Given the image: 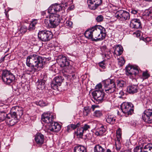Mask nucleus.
Wrapping results in <instances>:
<instances>
[{"mask_svg": "<svg viewBox=\"0 0 152 152\" xmlns=\"http://www.w3.org/2000/svg\"><path fill=\"white\" fill-rule=\"evenodd\" d=\"M46 60L45 58L35 54L28 56L26 63L29 68L26 70V72L30 74L40 70L45 64Z\"/></svg>", "mask_w": 152, "mask_h": 152, "instance_id": "obj_1", "label": "nucleus"}, {"mask_svg": "<svg viewBox=\"0 0 152 152\" xmlns=\"http://www.w3.org/2000/svg\"><path fill=\"white\" fill-rule=\"evenodd\" d=\"M107 32L104 28L100 25L95 26L87 30L85 32V37L92 41L97 42L104 39Z\"/></svg>", "mask_w": 152, "mask_h": 152, "instance_id": "obj_2", "label": "nucleus"}, {"mask_svg": "<svg viewBox=\"0 0 152 152\" xmlns=\"http://www.w3.org/2000/svg\"><path fill=\"white\" fill-rule=\"evenodd\" d=\"M59 17V15H50L49 20L45 19L44 20L45 26L48 28H55L60 22Z\"/></svg>", "mask_w": 152, "mask_h": 152, "instance_id": "obj_3", "label": "nucleus"}, {"mask_svg": "<svg viewBox=\"0 0 152 152\" xmlns=\"http://www.w3.org/2000/svg\"><path fill=\"white\" fill-rule=\"evenodd\" d=\"M1 79L4 84L10 85L15 81V77L10 71L4 69L2 71Z\"/></svg>", "mask_w": 152, "mask_h": 152, "instance_id": "obj_4", "label": "nucleus"}, {"mask_svg": "<svg viewBox=\"0 0 152 152\" xmlns=\"http://www.w3.org/2000/svg\"><path fill=\"white\" fill-rule=\"evenodd\" d=\"M141 71L137 66L128 65L126 67V74L132 79L138 75Z\"/></svg>", "mask_w": 152, "mask_h": 152, "instance_id": "obj_5", "label": "nucleus"}, {"mask_svg": "<svg viewBox=\"0 0 152 152\" xmlns=\"http://www.w3.org/2000/svg\"><path fill=\"white\" fill-rule=\"evenodd\" d=\"M105 92L108 94H111L115 91L116 86L113 80L108 79L103 81Z\"/></svg>", "mask_w": 152, "mask_h": 152, "instance_id": "obj_6", "label": "nucleus"}, {"mask_svg": "<svg viewBox=\"0 0 152 152\" xmlns=\"http://www.w3.org/2000/svg\"><path fill=\"white\" fill-rule=\"evenodd\" d=\"M105 92L108 94H111L115 91L116 86L113 80L108 79L103 81Z\"/></svg>", "mask_w": 152, "mask_h": 152, "instance_id": "obj_7", "label": "nucleus"}, {"mask_svg": "<svg viewBox=\"0 0 152 152\" xmlns=\"http://www.w3.org/2000/svg\"><path fill=\"white\" fill-rule=\"evenodd\" d=\"M115 17L118 20L123 22L129 19L130 14L126 10H120L116 11L115 14Z\"/></svg>", "mask_w": 152, "mask_h": 152, "instance_id": "obj_8", "label": "nucleus"}, {"mask_svg": "<svg viewBox=\"0 0 152 152\" xmlns=\"http://www.w3.org/2000/svg\"><path fill=\"white\" fill-rule=\"evenodd\" d=\"M121 107L122 112L126 116L131 115L133 113L134 106L133 104L131 102L123 103Z\"/></svg>", "mask_w": 152, "mask_h": 152, "instance_id": "obj_9", "label": "nucleus"}, {"mask_svg": "<svg viewBox=\"0 0 152 152\" xmlns=\"http://www.w3.org/2000/svg\"><path fill=\"white\" fill-rule=\"evenodd\" d=\"M92 94L96 104L102 103L105 99V94L102 90H95L92 93Z\"/></svg>", "mask_w": 152, "mask_h": 152, "instance_id": "obj_10", "label": "nucleus"}, {"mask_svg": "<svg viewBox=\"0 0 152 152\" xmlns=\"http://www.w3.org/2000/svg\"><path fill=\"white\" fill-rule=\"evenodd\" d=\"M39 39L43 42L49 41L52 37V32L48 30H42L39 31L38 34Z\"/></svg>", "mask_w": 152, "mask_h": 152, "instance_id": "obj_11", "label": "nucleus"}, {"mask_svg": "<svg viewBox=\"0 0 152 152\" xmlns=\"http://www.w3.org/2000/svg\"><path fill=\"white\" fill-rule=\"evenodd\" d=\"M15 110V111H11L10 113L7 114V118H12L14 119L15 120H18V116L19 117L22 115L23 114V112L22 109L20 108L19 106H16L12 107L11 109V110Z\"/></svg>", "mask_w": 152, "mask_h": 152, "instance_id": "obj_12", "label": "nucleus"}, {"mask_svg": "<svg viewBox=\"0 0 152 152\" xmlns=\"http://www.w3.org/2000/svg\"><path fill=\"white\" fill-rule=\"evenodd\" d=\"M142 118L145 122L148 124L152 123V110L148 109L145 110L142 114Z\"/></svg>", "mask_w": 152, "mask_h": 152, "instance_id": "obj_13", "label": "nucleus"}, {"mask_svg": "<svg viewBox=\"0 0 152 152\" xmlns=\"http://www.w3.org/2000/svg\"><path fill=\"white\" fill-rule=\"evenodd\" d=\"M57 62L60 65V66L61 67L65 66H68L69 68H71V66H69V62L68 60L66 57L64 56L60 55L57 58Z\"/></svg>", "mask_w": 152, "mask_h": 152, "instance_id": "obj_14", "label": "nucleus"}, {"mask_svg": "<svg viewBox=\"0 0 152 152\" xmlns=\"http://www.w3.org/2000/svg\"><path fill=\"white\" fill-rule=\"evenodd\" d=\"M41 119L43 122L50 124L53 121V114L50 112L44 113L42 115Z\"/></svg>", "mask_w": 152, "mask_h": 152, "instance_id": "obj_15", "label": "nucleus"}, {"mask_svg": "<svg viewBox=\"0 0 152 152\" xmlns=\"http://www.w3.org/2000/svg\"><path fill=\"white\" fill-rule=\"evenodd\" d=\"M102 0H88L89 8L91 10H95L102 3Z\"/></svg>", "mask_w": 152, "mask_h": 152, "instance_id": "obj_16", "label": "nucleus"}, {"mask_svg": "<svg viewBox=\"0 0 152 152\" xmlns=\"http://www.w3.org/2000/svg\"><path fill=\"white\" fill-rule=\"evenodd\" d=\"M61 126L56 122L52 121L49 126L48 130L52 132H58L61 129Z\"/></svg>", "mask_w": 152, "mask_h": 152, "instance_id": "obj_17", "label": "nucleus"}, {"mask_svg": "<svg viewBox=\"0 0 152 152\" xmlns=\"http://www.w3.org/2000/svg\"><path fill=\"white\" fill-rule=\"evenodd\" d=\"M35 140L37 145L41 146L44 142V135L40 133H37L35 135Z\"/></svg>", "mask_w": 152, "mask_h": 152, "instance_id": "obj_18", "label": "nucleus"}, {"mask_svg": "<svg viewBox=\"0 0 152 152\" xmlns=\"http://www.w3.org/2000/svg\"><path fill=\"white\" fill-rule=\"evenodd\" d=\"M130 25L131 28L136 29L142 28L140 20L137 18L132 19L130 21Z\"/></svg>", "mask_w": 152, "mask_h": 152, "instance_id": "obj_19", "label": "nucleus"}, {"mask_svg": "<svg viewBox=\"0 0 152 152\" xmlns=\"http://www.w3.org/2000/svg\"><path fill=\"white\" fill-rule=\"evenodd\" d=\"M123 51V48L121 45H117L114 48L113 54L116 56H119L122 53Z\"/></svg>", "mask_w": 152, "mask_h": 152, "instance_id": "obj_20", "label": "nucleus"}, {"mask_svg": "<svg viewBox=\"0 0 152 152\" xmlns=\"http://www.w3.org/2000/svg\"><path fill=\"white\" fill-rule=\"evenodd\" d=\"M106 126H102L98 129L95 132V134L98 136H101L104 135L106 134Z\"/></svg>", "mask_w": 152, "mask_h": 152, "instance_id": "obj_21", "label": "nucleus"}, {"mask_svg": "<svg viewBox=\"0 0 152 152\" xmlns=\"http://www.w3.org/2000/svg\"><path fill=\"white\" fill-rule=\"evenodd\" d=\"M74 152H87L86 148L81 145H77L74 147Z\"/></svg>", "mask_w": 152, "mask_h": 152, "instance_id": "obj_22", "label": "nucleus"}, {"mask_svg": "<svg viewBox=\"0 0 152 152\" xmlns=\"http://www.w3.org/2000/svg\"><path fill=\"white\" fill-rule=\"evenodd\" d=\"M127 92L130 94H134L137 92V87L134 85L129 86L127 88Z\"/></svg>", "mask_w": 152, "mask_h": 152, "instance_id": "obj_23", "label": "nucleus"}, {"mask_svg": "<svg viewBox=\"0 0 152 152\" xmlns=\"http://www.w3.org/2000/svg\"><path fill=\"white\" fill-rule=\"evenodd\" d=\"M116 119V117L114 116L113 115H108L106 118L107 122L110 124H113L115 122Z\"/></svg>", "mask_w": 152, "mask_h": 152, "instance_id": "obj_24", "label": "nucleus"}, {"mask_svg": "<svg viewBox=\"0 0 152 152\" xmlns=\"http://www.w3.org/2000/svg\"><path fill=\"white\" fill-rule=\"evenodd\" d=\"M80 125V123L79 122L76 124H70L67 126V131L68 132H69L72 130H74L79 127Z\"/></svg>", "mask_w": 152, "mask_h": 152, "instance_id": "obj_25", "label": "nucleus"}, {"mask_svg": "<svg viewBox=\"0 0 152 152\" xmlns=\"http://www.w3.org/2000/svg\"><path fill=\"white\" fill-rule=\"evenodd\" d=\"M46 79H43L41 80L39 82L37 86V88L39 89L42 90L44 89L45 86Z\"/></svg>", "mask_w": 152, "mask_h": 152, "instance_id": "obj_26", "label": "nucleus"}, {"mask_svg": "<svg viewBox=\"0 0 152 152\" xmlns=\"http://www.w3.org/2000/svg\"><path fill=\"white\" fill-rule=\"evenodd\" d=\"M5 121L7 124L12 126L17 123L18 122V120H15L13 118H7V117Z\"/></svg>", "mask_w": 152, "mask_h": 152, "instance_id": "obj_27", "label": "nucleus"}, {"mask_svg": "<svg viewBox=\"0 0 152 152\" xmlns=\"http://www.w3.org/2000/svg\"><path fill=\"white\" fill-rule=\"evenodd\" d=\"M143 152H152V143H149L143 148Z\"/></svg>", "mask_w": 152, "mask_h": 152, "instance_id": "obj_28", "label": "nucleus"}, {"mask_svg": "<svg viewBox=\"0 0 152 152\" xmlns=\"http://www.w3.org/2000/svg\"><path fill=\"white\" fill-rule=\"evenodd\" d=\"M64 80V78L63 77L61 76H57L53 79L55 82L58 84V85L60 86L61 85L62 83Z\"/></svg>", "mask_w": 152, "mask_h": 152, "instance_id": "obj_29", "label": "nucleus"}, {"mask_svg": "<svg viewBox=\"0 0 152 152\" xmlns=\"http://www.w3.org/2000/svg\"><path fill=\"white\" fill-rule=\"evenodd\" d=\"M94 152H104L105 150L99 145H96L94 147Z\"/></svg>", "mask_w": 152, "mask_h": 152, "instance_id": "obj_30", "label": "nucleus"}, {"mask_svg": "<svg viewBox=\"0 0 152 152\" xmlns=\"http://www.w3.org/2000/svg\"><path fill=\"white\" fill-rule=\"evenodd\" d=\"M101 49L103 54L104 55L105 57H106L108 55L109 53H110V52L106 46H103Z\"/></svg>", "mask_w": 152, "mask_h": 152, "instance_id": "obj_31", "label": "nucleus"}, {"mask_svg": "<svg viewBox=\"0 0 152 152\" xmlns=\"http://www.w3.org/2000/svg\"><path fill=\"white\" fill-rule=\"evenodd\" d=\"M7 115L3 111H0V122L6 120Z\"/></svg>", "mask_w": 152, "mask_h": 152, "instance_id": "obj_32", "label": "nucleus"}, {"mask_svg": "<svg viewBox=\"0 0 152 152\" xmlns=\"http://www.w3.org/2000/svg\"><path fill=\"white\" fill-rule=\"evenodd\" d=\"M48 12L49 14V15H50L51 14H53V15H57V14H56V13L53 4L52 5L49 7L48 9Z\"/></svg>", "mask_w": 152, "mask_h": 152, "instance_id": "obj_33", "label": "nucleus"}, {"mask_svg": "<svg viewBox=\"0 0 152 152\" xmlns=\"http://www.w3.org/2000/svg\"><path fill=\"white\" fill-rule=\"evenodd\" d=\"M53 5L56 13L60 12L64 8L60 4H56Z\"/></svg>", "mask_w": 152, "mask_h": 152, "instance_id": "obj_34", "label": "nucleus"}, {"mask_svg": "<svg viewBox=\"0 0 152 152\" xmlns=\"http://www.w3.org/2000/svg\"><path fill=\"white\" fill-rule=\"evenodd\" d=\"M37 23V20H34L32 21L29 26L28 29L29 30H31L34 29L35 28V26Z\"/></svg>", "mask_w": 152, "mask_h": 152, "instance_id": "obj_35", "label": "nucleus"}, {"mask_svg": "<svg viewBox=\"0 0 152 152\" xmlns=\"http://www.w3.org/2000/svg\"><path fill=\"white\" fill-rule=\"evenodd\" d=\"M85 133L83 129V128L81 127L77 129V136H79L80 137H82L83 135V134Z\"/></svg>", "mask_w": 152, "mask_h": 152, "instance_id": "obj_36", "label": "nucleus"}, {"mask_svg": "<svg viewBox=\"0 0 152 152\" xmlns=\"http://www.w3.org/2000/svg\"><path fill=\"white\" fill-rule=\"evenodd\" d=\"M91 112V109L88 106L84 107L83 110V113L84 115L87 116Z\"/></svg>", "mask_w": 152, "mask_h": 152, "instance_id": "obj_37", "label": "nucleus"}, {"mask_svg": "<svg viewBox=\"0 0 152 152\" xmlns=\"http://www.w3.org/2000/svg\"><path fill=\"white\" fill-rule=\"evenodd\" d=\"M116 83L117 86L119 87H124L126 84V82L124 80H117L116 81Z\"/></svg>", "mask_w": 152, "mask_h": 152, "instance_id": "obj_38", "label": "nucleus"}, {"mask_svg": "<svg viewBox=\"0 0 152 152\" xmlns=\"http://www.w3.org/2000/svg\"><path fill=\"white\" fill-rule=\"evenodd\" d=\"M50 85L51 88L54 90L57 89L58 87L60 86L53 80L51 83Z\"/></svg>", "mask_w": 152, "mask_h": 152, "instance_id": "obj_39", "label": "nucleus"}, {"mask_svg": "<svg viewBox=\"0 0 152 152\" xmlns=\"http://www.w3.org/2000/svg\"><path fill=\"white\" fill-rule=\"evenodd\" d=\"M102 115V111L101 110H96L94 113V116L96 117H99Z\"/></svg>", "mask_w": 152, "mask_h": 152, "instance_id": "obj_40", "label": "nucleus"}, {"mask_svg": "<svg viewBox=\"0 0 152 152\" xmlns=\"http://www.w3.org/2000/svg\"><path fill=\"white\" fill-rule=\"evenodd\" d=\"M47 102L43 100H40L39 101L37 102V105L42 107L46 106L47 105Z\"/></svg>", "mask_w": 152, "mask_h": 152, "instance_id": "obj_41", "label": "nucleus"}, {"mask_svg": "<svg viewBox=\"0 0 152 152\" xmlns=\"http://www.w3.org/2000/svg\"><path fill=\"white\" fill-rule=\"evenodd\" d=\"M125 62L124 60L123 57H120L118 59V64L120 66L123 65Z\"/></svg>", "mask_w": 152, "mask_h": 152, "instance_id": "obj_42", "label": "nucleus"}, {"mask_svg": "<svg viewBox=\"0 0 152 152\" xmlns=\"http://www.w3.org/2000/svg\"><path fill=\"white\" fill-rule=\"evenodd\" d=\"M27 28L25 26H22L20 30V32L21 33V34H23L26 33V32L27 31Z\"/></svg>", "mask_w": 152, "mask_h": 152, "instance_id": "obj_43", "label": "nucleus"}, {"mask_svg": "<svg viewBox=\"0 0 152 152\" xmlns=\"http://www.w3.org/2000/svg\"><path fill=\"white\" fill-rule=\"evenodd\" d=\"M81 127L83 128V129L84 132L86 133L87 131H88V129H90V126L87 124H85Z\"/></svg>", "mask_w": 152, "mask_h": 152, "instance_id": "obj_44", "label": "nucleus"}, {"mask_svg": "<svg viewBox=\"0 0 152 152\" xmlns=\"http://www.w3.org/2000/svg\"><path fill=\"white\" fill-rule=\"evenodd\" d=\"M105 61H102L99 63V66L102 69H104L106 67V64L105 63Z\"/></svg>", "mask_w": 152, "mask_h": 152, "instance_id": "obj_45", "label": "nucleus"}, {"mask_svg": "<svg viewBox=\"0 0 152 152\" xmlns=\"http://www.w3.org/2000/svg\"><path fill=\"white\" fill-rule=\"evenodd\" d=\"M104 17L102 15H98L96 18V20L97 22H102L103 20Z\"/></svg>", "mask_w": 152, "mask_h": 152, "instance_id": "obj_46", "label": "nucleus"}, {"mask_svg": "<svg viewBox=\"0 0 152 152\" xmlns=\"http://www.w3.org/2000/svg\"><path fill=\"white\" fill-rule=\"evenodd\" d=\"M134 152H143L141 147L137 146L134 148Z\"/></svg>", "mask_w": 152, "mask_h": 152, "instance_id": "obj_47", "label": "nucleus"}, {"mask_svg": "<svg viewBox=\"0 0 152 152\" xmlns=\"http://www.w3.org/2000/svg\"><path fill=\"white\" fill-rule=\"evenodd\" d=\"M115 149L117 151H120L121 149V145L120 143H115Z\"/></svg>", "mask_w": 152, "mask_h": 152, "instance_id": "obj_48", "label": "nucleus"}, {"mask_svg": "<svg viewBox=\"0 0 152 152\" xmlns=\"http://www.w3.org/2000/svg\"><path fill=\"white\" fill-rule=\"evenodd\" d=\"M139 11L138 10L132 8L131 9V12H130L132 14L135 15L137 14L138 12Z\"/></svg>", "mask_w": 152, "mask_h": 152, "instance_id": "obj_49", "label": "nucleus"}, {"mask_svg": "<svg viewBox=\"0 0 152 152\" xmlns=\"http://www.w3.org/2000/svg\"><path fill=\"white\" fill-rule=\"evenodd\" d=\"M68 28L65 27H63L61 30L62 33L63 34H65L67 32Z\"/></svg>", "mask_w": 152, "mask_h": 152, "instance_id": "obj_50", "label": "nucleus"}, {"mask_svg": "<svg viewBox=\"0 0 152 152\" xmlns=\"http://www.w3.org/2000/svg\"><path fill=\"white\" fill-rule=\"evenodd\" d=\"M142 76L144 78L146 79L148 78L150 75L147 72H144L142 73Z\"/></svg>", "mask_w": 152, "mask_h": 152, "instance_id": "obj_51", "label": "nucleus"}, {"mask_svg": "<svg viewBox=\"0 0 152 152\" xmlns=\"http://www.w3.org/2000/svg\"><path fill=\"white\" fill-rule=\"evenodd\" d=\"M65 25L67 27H71L72 25V23L71 21L68 20L66 22Z\"/></svg>", "mask_w": 152, "mask_h": 152, "instance_id": "obj_52", "label": "nucleus"}, {"mask_svg": "<svg viewBox=\"0 0 152 152\" xmlns=\"http://www.w3.org/2000/svg\"><path fill=\"white\" fill-rule=\"evenodd\" d=\"M124 93L122 91H121L119 92V94L120 96H118V97L119 98H121L122 96L124 95Z\"/></svg>", "mask_w": 152, "mask_h": 152, "instance_id": "obj_53", "label": "nucleus"}, {"mask_svg": "<svg viewBox=\"0 0 152 152\" xmlns=\"http://www.w3.org/2000/svg\"><path fill=\"white\" fill-rule=\"evenodd\" d=\"M102 84L101 83H99L96 86V90H97V89H100L102 88Z\"/></svg>", "mask_w": 152, "mask_h": 152, "instance_id": "obj_54", "label": "nucleus"}, {"mask_svg": "<svg viewBox=\"0 0 152 152\" xmlns=\"http://www.w3.org/2000/svg\"><path fill=\"white\" fill-rule=\"evenodd\" d=\"M85 136H86V138L88 139H90L91 138L92 136L90 134H86Z\"/></svg>", "mask_w": 152, "mask_h": 152, "instance_id": "obj_55", "label": "nucleus"}, {"mask_svg": "<svg viewBox=\"0 0 152 152\" xmlns=\"http://www.w3.org/2000/svg\"><path fill=\"white\" fill-rule=\"evenodd\" d=\"M98 107H99V106L98 105H92L91 107L93 110V111H94V110L96 108Z\"/></svg>", "mask_w": 152, "mask_h": 152, "instance_id": "obj_56", "label": "nucleus"}, {"mask_svg": "<svg viewBox=\"0 0 152 152\" xmlns=\"http://www.w3.org/2000/svg\"><path fill=\"white\" fill-rule=\"evenodd\" d=\"M6 56H5L1 58L0 59V64L1 63H2V62L4 61Z\"/></svg>", "mask_w": 152, "mask_h": 152, "instance_id": "obj_57", "label": "nucleus"}, {"mask_svg": "<svg viewBox=\"0 0 152 152\" xmlns=\"http://www.w3.org/2000/svg\"><path fill=\"white\" fill-rule=\"evenodd\" d=\"M46 13L45 11H43L41 12L42 15L43 16L45 15Z\"/></svg>", "mask_w": 152, "mask_h": 152, "instance_id": "obj_58", "label": "nucleus"}, {"mask_svg": "<svg viewBox=\"0 0 152 152\" xmlns=\"http://www.w3.org/2000/svg\"><path fill=\"white\" fill-rule=\"evenodd\" d=\"M121 152H132L131 149H129L127 150H126L124 151H122Z\"/></svg>", "mask_w": 152, "mask_h": 152, "instance_id": "obj_59", "label": "nucleus"}, {"mask_svg": "<svg viewBox=\"0 0 152 152\" xmlns=\"http://www.w3.org/2000/svg\"><path fill=\"white\" fill-rule=\"evenodd\" d=\"M145 40V41H147V42H149L151 41L150 38L148 37H147Z\"/></svg>", "mask_w": 152, "mask_h": 152, "instance_id": "obj_60", "label": "nucleus"}, {"mask_svg": "<svg viewBox=\"0 0 152 152\" xmlns=\"http://www.w3.org/2000/svg\"><path fill=\"white\" fill-rule=\"evenodd\" d=\"M117 133L118 134V136L120 138H121V133L120 132H118H118H117Z\"/></svg>", "mask_w": 152, "mask_h": 152, "instance_id": "obj_61", "label": "nucleus"}, {"mask_svg": "<svg viewBox=\"0 0 152 152\" xmlns=\"http://www.w3.org/2000/svg\"><path fill=\"white\" fill-rule=\"evenodd\" d=\"M74 8V6H72L71 7H69L68 8V9L69 10H71L73 9Z\"/></svg>", "mask_w": 152, "mask_h": 152, "instance_id": "obj_62", "label": "nucleus"}, {"mask_svg": "<svg viewBox=\"0 0 152 152\" xmlns=\"http://www.w3.org/2000/svg\"><path fill=\"white\" fill-rule=\"evenodd\" d=\"M120 138L119 137V138L118 139V142H116L117 143H120Z\"/></svg>", "mask_w": 152, "mask_h": 152, "instance_id": "obj_63", "label": "nucleus"}, {"mask_svg": "<svg viewBox=\"0 0 152 152\" xmlns=\"http://www.w3.org/2000/svg\"><path fill=\"white\" fill-rule=\"evenodd\" d=\"M107 152H111V151L109 149H107Z\"/></svg>", "mask_w": 152, "mask_h": 152, "instance_id": "obj_64", "label": "nucleus"}]
</instances>
